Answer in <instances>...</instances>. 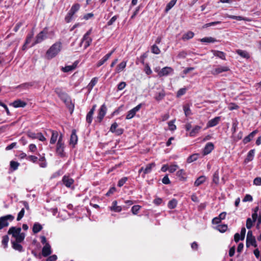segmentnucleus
Masks as SVG:
<instances>
[{
  "instance_id": "27",
  "label": "nucleus",
  "mask_w": 261,
  "mask_h": 261,
  "mask_svg": "<svg viewBox=\"0 0 261 261\" xmlns=\"http://www.w3.org/2000/svg\"><path fill=\"white\" fill-rule=\"evenodd\" d=\"M117 202L116 201H114L112 202V205L110 207V210L111 211H114L115 212H120L122 210V207L121 206H118Z\"/></svg>"
},
{
  "instance_id": "37",
  "label": "nucleus",
  "mask_w": 261,
  "mask_h": 261,
  "mask_svg": "<svg viewBox=\"0 0 261 261\" xmlns=\"http://www.w3.org/2000/svg\"><path fill=\"white\" fill-rule=\"evenodd\" d=\"M237 53L244 58L248 59L250 57L249 54L246 51L238 49L237 50Z\"/></svg>"
},
{
  "instance_id": "16",
  "label": "nucleus",
  "mask_w": 261,
  "mask_h": 261,
  "mask_svg": "<svg viewBox=\"0 0 261 261\" xmlns=\"http://www.w3.org/2000/svg\"><path fill=\"white\" fill-rule=\"evenodd\" d=\"M22 242H17L16 241L11 240L12 248L19 252H22L23 251V247L20 244Z\"/></svg>"
},
{
  "instance_id": "46",
  "label": "nucleus",
  "mask_w": 261,
  "mask_h": 261,
  "mask_svg": "<svg viewBox=\"0 0 261 261\" xmlns=\"http://www.w3.org/2000/svg\"><path fill=\"white\" fill-rule=\"evenodd\" d=\"M184 111L186 116H189L191 115V112L190 108V106L188 105H185L184 107Z\"/></svg>"
},
{
  "instance_id": "31",
  "label": "nucleus",
  "mask_w": 261,
  "mask_h": 261,
  "mask_svg": "<svg viewBox=\"0 0 261 261\" xmlns=\"http://www.w3.org/2000/svg\"><path fill=\"white\" fill-rule=\"evenodd\" d=\"M201 127L199 125H196L190 132V136L194 137L196 135L200 130Z\"/></svg>"
},
{
  "instance_id": "19",
  "label": "nucleus",
  "mask_w": 261,
  "mask_h": 261,
  "mask_svg": "<svg viewBox=\"0 0 261 261\" xmlns=\"http://www.w3.org/2000/svg\"><path fill=\"white\" fill-rule=\"evenodd\" d=\"M254 154H255V149L250 150L248 152L247 157L244 160L245 164H247L249 162L252 161L254 159Z\"/></svg>"
},
{
  "instance_id": "23",
  "label": "nucleus",
  "mask_w": 261,
  "mask_h": 261,
  "mask_svg": "<svg viewBox=\"0 0 261 261\" xmlns=\"http://www.w3.org/2000/svg\"><path fill=\"white\" fill-rule=\"evenodd\" d=\"M126 61H122L119 63L116 67L115 71L116 73H119L123 71L126 66Z\"/></svg>"
},
{
  "instance_id": "7",
  "label": "nucleus",
  "mask_w": 261,
  "mask_h": 261,
  "mask_svg": "<svg viewBox=\"0 0 261 261\" xmlns=\"http://www.w3.org/2000/svg\"><path fill=\"white\" fill-rule=\"evenodd\" d=\"M246 245L247 247L250 245L253 246L255 247L257 246L256 240L252 234V232L251 230L248 231L247 238H246Z\"/></svg>"
},
{
  "instance_id": "51",
  "label": "nucleus",
  "mask_w": 261,
  "mask_h": 261,
  "mask_svg": "<svg viewBox=\"0 0 261 261\" xmlns=\"http://www.w3.org/2000/svg\"><path fill=\"white\" fill-rule=\"evenodd\" d=\"M140 209V206L139 205H134L132 207V212L134 215H136L138 213Z\"/></svg>"
},
{
  "instance_id": "41",
  "label": "nucleus",
  "mask_w": 261,
  "mask_h": 261,
  "mask_svg": "<svg viewBox=\"0 0 261 261\" xmlns=\"http://www.w3.org/2000/svg\"><path fill=\"white\" fill-rule=\"evenodd\" d=\"M177 0H171L167 5L166 7L165 11L168 12L176 4Z\"/></svg>"
},
{
  "instance_id": "53",
  "label": "nucleus",
  "mask_w": 261,
  "mask_h": 261,
  "mask_svg": "<svg viewBox=\"0 0 261 261\" xmlns=\"http://www.w3.org/2000/svg\"><path fill=\"white\" fill-rule=\"evenodd\" d=\"M127 178L126 177L122 178L120 179L118 183V186L120 187H122L127 181Z\"/></svg>"
},
{
  "instance_id": "58",
  "label": "nucleus",
  "mask_w": 261,
  "mask_h": 261,
  "mask_svg": "<svg viewBox=\"0 0 261 261\" xmlns=\"http://www.w3.org/2000/svg\"><path fill=\"white\" fill-rule=\"evenodd\" d=\"M187 54L185 51H182L179 53L177 55V57L179 59H184L186 57Z\"/></svg>"
},
{
  "instance_id": "12",
  "label": "nucleus",
  "mask_w": 261,
  "mask_h": 261,
  "mask_svg": "<svg viewBox=\"0 0 261 261\" xmlns=\"http://www.w3.org/2000/svg\"><path fill=\"white\" fill-rule=\"evenodd\" d=\"M55 92L61 98V99L62 100H63L65 102H68L69 101V98L67 95V94L65 93H64L61 89L56 88L55 90Z\"/></svg>"
},
{
  "instance_id": "14",
  "label": "nucleus",
  "mask_w": 261,
  "mask_h": 261,
  "mask_svg": "<svg viewBox=\"0 0 261 261\" xmlns=\"http://www.w3.org/2000/svg\"><path fill=\"white\" fill-rule=\"evenodd\" d=\"M117 123L116 122H114L112 124L110 130L112 133H115L117 135H121L123 132V129L121 128L117 129Z\"/></svg>"
},
{
  "instance_id": "61",
  "label": "nucleus",
  "mask_w": 261,
  "mask_h": 261,
  "mask_svg": "<svg viewBox=\"0 0 261 261\" xmlns=\"http://www.w3.org/2000/svg\"><path fill=\"white\" fill-rule=\"evenodd\" d=\"M41 141H44L46 140V138L43 136L41 133H37V138Z\"/></svg>"
},
{
  "instance_id": "57",
  "label": "nucleus",
  "mask_w": 261,
  "mask_h": 261,
  "mask_svg": "<svg viewBox=\"0 0 261 261\" xmlns=\"http://www.w3.org/2000/svg\"><path fill=\"white\" fill-rule=\"evenodd\" d=\"M254 185L256 186H260L261 185V177H256L253 180Z\"/></svg>"
},
{
  "instance_id": "36",
  "label": "nucleus",
  "mask_w": 261,
  "mask_h": 261,
  "mask_svg": "<svg viewBox=\"0 0 261 261\" xmlns=\"http://www.w3.org/2000/svg\"><path fill=\"white\" fill-rule=\"evenodd\" d=\"M42 229V227L39 223H35L33 227V231L34 233H38Z\"/></svg>"
},
{
  "instance_id": "22",
  "label": "nucleus",
  "mask_w": 261,
  "mask_h": 261,
  "mask_svg": "<svg viewBox=\"0 0 261 261\" xmlns=\"http://www.w3.org/2000/svg\"><path fill=\"white\" fill-rule=\"evenodd\" d=\"M63 182L66 187H70L73 184L74 180L68 176H64L63 178Z\"/></svg>"
},
{
  "instance_id": "63",
  "label": "nucleus",
  "mask_w": 261,
  "mask_h": 261,
  "mask_svg": "<svg viewBox=\"0 0 261 261\" xmlns=\"http://www.w3.org/2000/svg\"><path fill=\"white\" fill-rule=\"evenodd\" d=\"M126 86V83L124 82H122L120 83L118 85V90H123Z\"/></svg>"
},
{
  "instance_id": "3",
  "label": "nucleus",
  "mask_w": 261,
  "mask_h": 261,
  "mask_svg": "<svg viewBox=\"0 0 261 261\" xmlns=\"http://www.w3.org/2000/svg\"><path fill=\"white\" fill-rule=\"evenodd\" d=\"M53 32L52 31L48 32L47 28H45L39 33L36 37V39L34 42L32 43L31 46H33L35 44L41 42L45 39L51 37L53 35Z\"/></svg>"
},
{
  "instance_id": "10",
  "label": "nucleus",
  "mask_w": 261,
  "mask_h": 261,
  "mask_svg": "<svg viewBox=\"0 0 261 261\" xmlns=\"http://www.w3.org/2000/svg\"><path fill=\"white\" fill-rule=\"evenodd\" d=\"M141 105L139 104V105H137L136 107H135V108H134L133 109H132V110H129L128 112V113L126 115V119H130L132 118H133L135 116L136 113L140 110V109H141Z\"/></svg>"
},
{
  "instance_id": "15",
  "label": "nucleus",
  "mask_w": 261,
  "mask_h": 261,
  "mask_svg": "<svg viewBox=\"0 0 261 261\" xmlns=\"http://www.w3.org/2000/svg\"><path fill=\"white\" fill-rule=\"evenodd\" d=\"M220 117H216L208 121L206 124V127H211L216 126L220 121Z\"/></svg>"
},
{
  "instance_id": "39",
  "label": "nucleus",
  "mask_w": 261,
  "mask_h": 261,
  "mask_svg": "<svg viewBox=\"0 0 261 261\" xmlns=\"http://www.w3.org/2000/svg\"><path fill=\"white\" fill-rule=\"evenodd\" d=\"M177 204V201L175 199H172L168 203V207L170 209L174 208Z\"/></svg>"
},
{
  "instance_id": "44",
  "label": "nucleus",
  "mask_w": 261,
  "mask_h": 261,
  "mask_svg": "<svg viewBox=\"0 0 261 261\" xmlns=\"http://www.w3.org/2000/svg\"><path fill=\"white\" fill-rule=\"evenodd\" d=\"M175 119L171 120L168 122L169 128L171 131H174L176 129V126L174 124Z\"/></svg>"
},
{
  "instance_id": "60",
  "label": "nucleus",
  "mask_w": 261,
  "mask_h": 261,
  "mask_svg": "<svg viewBox=\"0 0 261 261\" xmlns=\"http://www.w3.org/2000/svg\"><path fill=\"white\" fill-rule=\"evenodd\" d=\"M28 136L33 139H35L37 138V134L32 132H29L27 134Z\"/></svg>"
},
{
  "instance_id": "20",
  "label": "nucleus",
  "mask_w": 261,
  "mask_h": 261,
  "mask_svg": "<svg viewBox=\"0 0 261 261\" xmlns=\"http://www.w3.org/2000/svg\"><path fill=\"white\" fill-rule=\"evenodd\" d=\"M42 252L44 256H47L51 253V247L48 243H46L43 247Z\"/></svg>"
},
{
  "instance_id": "4",
  "label": "nucleus",
  "mask_w": 261,
  "mask_h": 261,
  "mask_svg": "<svg viewBox=\"0 0 261 261\" xmlns=\"http://www.w3.org/2000/svg\"><path fill=\"white\" fill-rule=\"evenodd\" d=\"M80 7L81 6L79 4H75L72 5L70 10L65 18V20L66 22L68 23L71 21V20L72 19L73 15L80 9Z\"/></svg>"
},
{
  "instance_id": "8",
  "label": "nucleus",
  "mask_w": 261,
  "mask_h": 261,
  "mask_svg": "<svg viewBox=\"0 0 261 261\" xmlns=\"http://www.w3.org/2000/svg\"><path fill=\"white\" fill-rule=\"evenodd\" d=\"M155 166V163H152L149 164H147L146 166L144 167H141L139 170V173L140 174L142 172H143L142 176L143 177H145V175L146 174H148L151 172L153 168H154Z\"/></svg>"
},
{
  "instance_id": "30",
  "label": "nucleus",
  "mask_w": 261,
  "mask_h": 261,
  "mask_svg": "<svg viewBox=\"0 0 261 261\" xmlns=\"http://www.w3.org/2000/svg\"><path fill=\"white\" fill-rule=\"evenodd\" d=\"M176 175L181 180L185 181L186 180V172L183 169L178 171L176 173Z\"/></svg>"
},
{
  "instance_id": "42",
  "label": "nucleus",
  "mask_w": 261,
  "mask_h": 261,
  "mask_svg": "<svg viewBox=\"0 0 261 261\" xmlns=\"http://www.w3.org/2000/svg\"><path fill=\"white\" fill-rule=\"evenodd\" d=\"M198 154H193L190 156L189 157H188V158L187 159V162H188L189 163H192L197 160V159L198 158Z\"/></svg>"
},
{
  "instance_id": "26",
  "label": "nucleus",
  "mask_w": 261,
  "mask_h": 261,
  "mask_svg": "<svg viewBox=\"0 0 261 261\" xmlns=\"http://www.w3.org/2000/svg\"><path fill=\"white\" fill-rule=\"evenodd\" d=\"M51 137L50 140V144H55L57 140L59 139L58 133L57 131L51 130Z\"/></svg>"
},
{
  "instance_id": "29",
  "label": "nucleus",
  "mask_w": 261,
  "mask_h": 261,
  "mask_svg": "<svg viewBox=\"0 0 261 261\" xmlns=\"http://www.w3.org/2000/svg\"><path fill=\"white\" fill-rule=\"evenodd\" d=\"M111 57V54H108L105 55L101 60H100L97 64V67H99L102 65H103Z\"/></svg>"
},
{
  "instance_id": "49",
  "label": "nucleus",
  "mask_w": 261,
  "mask_h": 261,
  "mask_svg": "<svg viewBox=\"0 0 261 261\" xmlns=\"http://www.w3.org/2000/svg\"><path fill=\"white\" fill-rule=\"evenodd\" d=\"M151 51L153 54H159L160 53V50L159 48L155 45H153L152 46Z\"/></svg>"
},
{
  "instance_id": "59",
  "label": "nucleus",
  "mask_w": 261,
  "mask_h": 261,
  "mask_svg": "<svg viewBox=\"0 0 261 261\" xmlns=\"http://www.w3.org/2000/svg\"><path fill=\"white\" fill-rule=\"evenodd\" d=\"M29 150L32 152H35L37 150V147L34 144H31L29 146Z\"/></svg>"
},
{
  "instance_id": "40",
  "label": "nucleus",
  "mask_w": 261,
  "mask_h": 261,
  "mask_svg": "<svg viewBox=\"0 0 261 261\" xmlns=\"http://www.w3.org/2000/svg\"><path fill=\"white\" fill-rule=\"evenodd\" d=\"M216 229L221 232H224L227 229V225L226 224L218 225Z\"/></svg>"
},
{
  "instance_id": "24",
  "label": "nucleus",
  "mask_w": 261,
  "mask_h": 261,
  "mask_svg": "<svg viewBox=\"0 0 261 261\" xmlns=\"http://www.w3.org/2000/svg\"><path fill=\"white\" fill-rule=\"evenodd\" d=\"M76 66H77V63H74L72 64V65H67V66H65L64 67H63L62 68V70L64 72L71 71L75 69Z\"/></svg>"
},
{
  "instance_id": "6",
  "label": "nucleus",
  "mask_w": 261,
  "mask_h": 261,
  "mask_svg": "<svg viewBox=\"0 0 261 261\" xmlns=\"http://www.w3.org/2000/svg\"><path fill=\"white\" fill-rule=\"evenodd\" d=\"M64 150V143L62 139V135L59 136L58 141L57 144L56 152L57 153L61 156H63Z\"/></svg>"
},
{
  "instance_id": "43",
  "label": "nucleus",
  "mask_w": 261,
  "mask_h": 261,
  "mask_svg": "<svg viewBox=\"0 0 261 261\" xmlns=\"http://www.w3.org/2000/svg\"><path fill=\"white\" fill-rule=\"evenodd\" d=\"M9 240V238L7 236H4L3 237L2 244L4 248H6L8 247V243Z\"/></svg>"
},
{
  "instance_id": "45",
  "label": "nucleus",
  "mask_w": 261,
  "mask_h": 261,
  "mask_svg": "<svg viewBox=\"0 0 261 261\" xmlns=\"http://www.w3.org/2000/svg\"><path fill=\"white\" fill-rule=\"evenodd\" d=\"M19 166V163L17 162H15L13 161L10 162V167L11 168L13 169V170H16L18 168Z\"/></svg>"
},
{
  "instance_id": "1",
  "label": "nucleus",
  "mask_w": 261,
  "mask_h": 261,
  "mask_svg": "<svg viewBox=\"0 0 261 261\" xmlns=\"http://www.w3.org/2000/svg\"><path fill=\"white\" fill-rule=\"evenodd\" d=\"M62 49V44L60 42H57L53 44L47 50L46 56L48 59H51L56 57Z\"/></svg>"
},
{
  "instance_id": "52",
  "label": "nucleus",
  "mask_w": 261,
  "mask_h": 261,
  "mask_svg": "<svg viewBox=\"0 0 261 261\" xmlns=\"http://www.w3.org/2000/svg\"><path fill=\"white\" fill-rule=\"evenodd\" d=\"M118 18V16L117 15H115L113 16L111 19L107 22L108 25H112L116 20V19Z\"/></svg>"
},
{
  "instance_id": "35",
  "label": "nucleus",
  "mask_w": 261,
  "mask_h": 261,
  "mask_svg": "<svg viewBox=\"0 0 261 261\" xmlns=\"http://www.w3.org/2000/svg\"><path fill=\"white\" fill-rule=\"evenodd\" d=\"M98 82V78L97 77H93L91 81H90V83L88 85V88L89 91H91L93 87L96 84V83Z\"/></svg>"
},
{
  "instance_id": "25",
  "label": "nucleus",
  "mask_w": 261,
  "mask_h": 261,
  "mask_svg": "<svg viewBox=\"0 0 261 261\" xmlns=\"http://www.w3.org/2000/svg\"><path fill=\"white\" fill-rule=\"evenodd\" d=\"M77 141V136L76 135V132L75 130H73L70 136V144L74 146V145L76 144Z\"/></svg>"
},
{
  "instance_id": "54",
  "label": "nucleus",
  "mask_w": 261,
  "mask_h": 261,
  "mask_svg": "<svg viewBox=\"0 0 261 261\" xmlns=\"http://www.w3.org/2000/svg\"><path fill=\"white\" fill-rule=\"evenodd\" d=\"M24 215V209L22 208L21 210L19 212V213L18 214L17 220V221L20 220L23 217Z\"/></svg>"
},
{
  "instance_id": "5",
  "label": "nucleus",
  "mask_w": 261,
  "mask_h": 261,
  "mask_svg": "<svg viewBox=\"0 0 261 261\" xmlns=\"http://www.w3.org/2000/svg\"><path fill=\"white\" fill-rule=\"evenodd\" d=\"M14 219L13 216L11 215H8L0 218V229H2L5 227L8 226L9 223L8 220L12 221Z\"/></svg>"
},
{
  "instance_id": "34",
  "label": "nucleus",
  "mask_w": 261,
  "mask_h": 261,
  "mask_svg": "<svg viewBox=\"0 0 261 261\" xmlns=\"http://www.w3.org/2000/svg\"><path fill=\"white\" fill-rule=\"evenodd\" d=\"M201 42L214 43L216 42V39L212 37H204L200 40Z\"/></svg>"
},
{
  "instance_id": "32",
  "label": "nucleus",
  "mask_w": 261,
  "mask_h": 261,
  "mask_svg": "<svg viewBox=\"0 0 261 261\" xmlns=\"http://www.w3.org/2000/svg\"><path fill=\"white\" fill-rule=\"evenodd\" d=\"M33 36H34L33 32L30 33L28 35L27 38L25 40V43L23 46V49H24L26 48L27 45L29 44L31 42L32 39L33 38Z\"/></svg>"
},
{
  "instance_id": "47",
  "label": "nucleus",
  "mask_w": 261,
  "mask_h": 261,
  "mask_svg": "<svg viewBox=\"0 0 261 261\" xmlns=\"http://www.w3.org/2000/svg\"><path fill=\"white\" fill-rule=\"evenodd\" d=\"M93 113H92V111H89L87 114L86 116V120L88 123H91L92 121V117Z\"/></svg>"
},
{
  "instance_id": "55",
  "label": "nucleus",
  "mask_w": 261,
  "mask_h": 261,
  "mask_svg": "<svg viewBox=\"0 0 261 261\" xmlns=\"http://www.w3.org/2000/svg\"><path fill=\"white\" fill-rule=\"evenodd\" d=\"M252 200H253L252 197L249 194H247L245 195L244 199H243V202H247V201L251 202L252 201Z\"/></svg>"
},
{
  "instance_id": "13",
  "label": "nucleus",
  "mask_w": 261,
  "mask_h": 261,
  "mask_svg": "<svg viewBox=\"0 0 261 261\" xmlns=\"http://www.w3.org/2000/svg\"><path fill=\"white\" fill-rule=\"evenodd\" d=\"M229 68L227 66H219L214 68L212 71V73L214 75L218 74L223 72L227 71Z\"/></svg>"
},
{
  "instance_id": "62",
  "label": "nucleus",
  "mask_w": 261,
  "mask_h": 261,
  "mask_svg": "<svg viewBox=\"0 0 261 261\" xmlns=\"http://www.w3.org/2000/svg\"><path fill=\"white\" fill-rule=\"evenodd\" d=\"M144 70H145V73L147 75H149V74H151L152 73V70L150 69V67L148 65H146L145 66Z\"/></svg>"
},
{
  "instance_id": "38",
  "label": "nucleus",
  "mask_w": 261,
  "mask_h": 261,
  "mask_svg": "<svg viewBox=\"0 0 261 261\" xmlns=\"http://www.w3.org/2000/svg\"><path fill=\"white\" fill-rule=\"evenodd\" d=\"M194 34L193 32L189 31L185 33L182 37L183 40H187L192 38L194 37Z\"/></svg>"
},
{
  "instance_id": "21",
  "label": "nucleus",
  "mask_w": 261,
  "mask_h": 261,
  "mask_svg": "<svg viewBox=\"0 0 261 261\" xmlns=\"http://www.w3.org/2000/svg\"><path fill=\"white\" fill-rule=\"evenodd\" d=\"M257 130H255L251 132L249 135L245 137L243 140V142L244 144H246L249 142L255 136V135L257 133Z\"/></svg>"
},
{
  "instance_id": "11",
  "label": "nucleus",
  "mask_w": 261,
  "mask_h": 261,
  "mask_svg": "<svg viewBox=\"0 0 261 261\" xmlns=\"http://www.w3.org/2000/svg\"><path fill=\"white\" fill-rule=\"evenodd\" d=\"M173 72V69L170 67H165L163 68L159 71V76H167Z\"/></svg>"
},
{
  "instance_id": "9",
  "label": "nucleus",
  "mask_w": 261,
  "mask_h": 261,
  "mask_svg": "<svg viewBox=\"0 0 261 261\" xmlns=\"http://www.w3.org/2000/svg\"><path fill=\"white\" fill-rule=\"evenodd\" d=\"M107 111L106 106L103 104L102 105L99 110L98 114L97 117V120L99 122H101L105 117Z\"/></svg>"
},
{
  "instance_id": "28",
  "label": "nucleus",
  "mask_w": 261,
  "mask_h": 261,
  "mask_svg": "<svg viewBox=\"0 0 261 261\" xmlns=\"http://www.w3.org/2000/svg\"><path fill=\"white\" fill-rule=\"evenodd\" d=\"M206 179V177L205 176H200L195 180L194 182V186L196 187H198L200 185L204 183Z\"/></svg>"
},
{
  "instance_id": "56",
  "label": "nucleus",
  "mask_w": 261,
  "mask_h": 261,
  "mask_svg": "<svg viewBox=\"0 0 261 261\" xmlns=\"http://www.w3.org/2000/svg\"><path fill=\"white\" fill-rule=\"evenodd\" d=\"M253 221L250 218H248L246 221V227L248 229L251 228L252 226Z\"/></svg>"
},
{
  "instance_id": "48",
  "label": "nucleus",
  "mask_w": 261,
  "mask_h": 261,
  "mask_svg": "<svg viewBox=\"0 0 261 261\" xmlns=\"http://www.w3.org/2000/svg\"><path fill=\"white\" fill-rule=\"evenodd\" d=\"M213 180V182H215V184H218L219 181V177L218 172L216 171L214 174Z\"/></svg>"
},
{
  "instance_id": "50",
  "label": "nucleus",
  "mask_w": 261,
  "mask_h": 261,
  "mask_svg": "<svg viewBox=\"0 0 261 261\" xmlns=\"http://www.w3.org/2000/svg\"><path fill=\"white\" fill-rule=\"evenodd\" d=\"M178 168L177 165H172L169 167L168 170L170 173H173Z\"/></svg>"
},
{
  "instance_id": "2",
  "label": "nucleus",
  "mask_w": 261,
  "mask_h": 261,
  "mask_svg": "<svg viewBox=\"0 0 261 261\" xmlns=\"http://www.w3.org/2000/svg\"><path fill=\"white\" fill-rule=\"evenodd\" d=\"M8 233L12 234L14 239V241L17 242H23L25 237V233L21 232L20 227H11L9 228Z\"/></svg>"
},
{
  "instance_id": "17",
  "label": "nucleus",
  "mask_w": 261,
  "mask_h": 261,
  "mask_svg": "<svg viewBox=\"0 0 261 261\" xmlns=\"http://www.w3.org/2000/svg\"><path fill=\"white\" fill-rule=\"evenodd\" d=\"M214 144L211 143L209 142L207 143L204 147V148L203 151V153L204 155H206L209 154L212 152V151L214 149Z\"/></svg>"
},
{
  "instance_id": "33",
  "label": "nucleus",
  "mask_w": 261,
  "mask_h": 261,
  "mask_svg": "<svg viewBox=\"0 0 261 261\" xmlns=\"http://www.w3.org/2000/svg\"><path fill=\"white\" fill-rule=\"evenodd\" d=\"M92 42V39L89 37H87V36H84L83 38L82 42L84 44V46L85 48L87 47L90 45Z\"/></svg>"
},
{
  "instance_id": "64",
  "label": "nucleus",
  "mask_w": 261,
  "mask_h": 261,
  "mask_svg": "<svg viewBox=\"0 0 261 261\" xmlns=\"http://www.w3.org/2000/svg\"><path fill=\"white\" fill-rule=\"evenodd\" d=\"M162 182L164 184H169L170 183V180L168 176V175L165 176L162 179Z\"/></svg>"
},
{
  "instance_id": "18",
  "label": "nucleus",
  "mask_w": 261,
  "mask_h": 261,
  "mask_svg": "<svg viewBox=\"0 0 261 261\" xmlns=\"http://www.w3.org/2000/svg\"><path fill=\"white\" fill-rule=\"evenodd\" d=\"M10 105L16 108H24L26 106L27 103L20 99H17L14 101L13 103H11Z\"/></svg>"
}]
</instances>
